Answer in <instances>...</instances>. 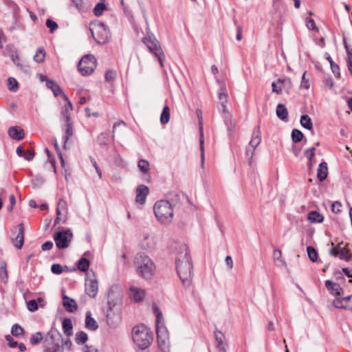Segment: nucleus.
<instances>
[{"instance_id":"25","label":"nucleus","mask_w":352,"mask_h":352,"mask_svg":"<svg viewBox=\"0 0 352 352\" xmlns=\"http://www.w3.org/2000/svg\"><path fill=\"white\" fill-rule=\"evenodd\" d=\"M45 78H47V77H45ZM46 81L47 87L53 91V94L55 96H63V94H65L60 86L57 85L54 80L46 79Z\"/></svg>"},{"instance_id":"15","label":"nucleus","mask_w":352,"mask_h":352,"mask_svg":"<svg viewBox=\"0 0 352 352\" xmlns=\"http://www.w3.org/2000/svg\"><path fill=\"white\" fill-rule=\"evenodd\" d=\"M145 296L146 292L144 289L135 286H131L129 287V296L134 302H139L142 301Z\"/></svg>"},{"instance_id":"55","label":"nucleus","mask_w":352,"mask_h":352,"mask_svg":"<svg viewBox=\"0 0 352 352\" xmlns=\"http://www.w3.org/2000/svg\"><path fill=\"white\" fill-rule=\"evenodd\" d=\"M28 309L29 311L33 312L38 309L37 302L35 300H30L27 303Z\"/></svg>"},{"instance_id":"62","label":"nucleus","mask_w":352,"mask_h":352,"mask_svg":"<svg viewBox=\"0 0 352 352\" xmlns=\"http://www.w3.org/2000/svg\"><path fill=\"white\" fill-rule=\"evenodd\" d=\"M121 4L123 6V10L126 16L130 21L132 20L133 18L132 12L124 6L123 0L121 1Z\"/></svg>"},{"instance_id":"6","label":"nucleus","mask_w":352,"mask_h":352,"mask_svg":"<svg viewBox=\"0 0 352 352\" xmlns=\"http://www.w3.org/2000/svg\"><path fill=\"white\" fill-rule=\"evenodd\" d=\"M94 39L99 44H105L111 36L108 28L101 22L94 23L89 28Z\"/></svg>"},{"instance_id":"27","label":"nucleus","mask_w":352,"mask_h":352,"mask_svg":"<svg viewBox=\"0 0 352 352\" xmlns=\"http://www.w3.org/2000/svg\"><path fill=\"white\" fill-rule=\"evenodd\" d=\"M273 258L275 265L278 267H283L286 266L285 261L282 258V252L278 249H275L273 252Z\"/></svg>"},{"instance_id":"4","label":"nucleus","mask_w":352,"mask_h":352,"mask_svg":"<svg viewBox=\"0 0 352 352\" xmlns=\"http://www.w3.org/2000/svg\"><path fill=\"white\" fill-rule=\"evenodd\" d=\"M156 218L162 223H169L173 217V205L167 200L157 201L153 207Z\"/></svg>"},{"instance_id":"56","label":"nucleus","mask_w":352,"mask_h":352,"mask_svg":"<svg viewBox=\"0 0 352 352\" xmlns=\"http://www.w3.org/2000/svg\"><path fill=\"white\" fill-rule=\"evenodd\" d=\"M51 270L55 274H60L63 272V267L60 264H53Z\"/></svg>"},{"instance_id":"9","label":"nucleus","mask_w":352,"mask_h":352,"mask_svg":"<svg viewBox=\"0 0 352 352\" xmlns=\"http://www.w3.org/2000/svg\"><path fill=\"white\" fill-rule=\"evenodd\" d=\"M73 239V234L69 229L56 232L54 234V240L58 249H65L69 246Z\"/></svg>"},{"instance_id":"28","label":"nucleus","mask_w":352,"mask_h":352,"mask_svg":"<svg viewBox=\"0 0 352 352\" xmlns=\"http://www.w3.org/2000/svg\"><path fill=\"white\" fill-rule=\"evenodd\" d=\"M16 154L19 157H23L25 160H28V161L32 160L34 158V151H32L31 150L25 151L21 146H19V147L16 148Z\"/></svg>"},{"instance_id":"58","label":"nucleus","mask_w":352,"mask_h":352,"mask_svg":"<svg viewBox=\"0 0 352 352\" xmlns=\"http://www.w3.org/2000/svg\"><path fill=\"white\" fill-rule=\"evenodd\" d=\"M44 183L43 177H34L32 180V184L34 188L41 186Z\"/></svg>"},{"instance_id":"53","label":"nucleus","mask_w":352,"mask_h":352,"mask_svg":"<svg viewBox=\"0 0 352 352\" xmlns=\"http://www.w3.org/2000/svg\"><path fill=\"white\" fill-rule=\"evenodd\" d=\"M67 214H63V212L56 211V218L55 219V224H58L60 223H65L67 220Z\"/></svg>"},{"instance_id":"35","label":"nucleus","mask_w":352,"mask_h":352,"mask_svg":"<svg viewBox=\"0 0 352 352\" xmlns=\"http://www.w3.org/2000/svg\"><path fill=\"white\" fill-rule=\"evenodd\" d=\"M291 136L292 141L294 143H298L300 142L304 138L303 133L300 130L296 129H294L292 130Z\"/></svg>"},{"instance_id":"1","label":"nucleus","mask_w":352,"mask_h":352,"mask_svg":"<svg viewBox=\"0 0 352 352\" xmlns=\"http://www.w3.org/2000/svg\"><path fill=\"white\" fill-rule=\"evenodd\" d=\"M175 264L177 274L185 288H188L192 284L193 265L188 248L186 244L178 245L176 252Z\"/></svg>"},{"instance_id":"14","label":"nucleus","mask_w":352,"mask_h":352,"mask_svg":"<svg viewBox=\"0 0 352 352\" xmlns=\"http://www.w3.org/2000/svg\"><path fill=\"white\" fill-rule=\"evenodd\" d=\"M98 292V283L93 273V278L88 277L85 279V292L91 298H95Z\"/></svg>"},{"instance_id":"19","label":"nucleus","mask_w":352,"mask_h":352,"mask_svg":"<svg viewBox=\"0 0 352 352\" xmlns=\"http://www.w3.org/2000/svg\"><path fill=\"white\" fill-rule=\"evenodd\" d=\"M149 189L146 186L143 184L138 186L135 190V201L138 204H144Z\"/></svg>"},{"instance_id":"31","label":"nucleus","mask_w":352,"mask_h":352,"mask_svg":"<svg viewBox=\"0 0 352 352\" xmlns=\"http://www.w3.org/2000/svg\"><path fill=\"white\" fill-rule=\"evenodd\" d=\"M276 116L281 120H285L288 116V111L283 104H278L276 107Z\"/></svg>"},{"instance_id":"11","label":"nucleus","mask_w":352,"mask_h":352,"mask_svg":"<svg viewBox=\"0 0 352 352\" xmlns=\"http://www.w3.org/2000/svg\"><path fill=\"white\" fill-rule=\"evenodd\" d=\"M226 102H221L218 105V109L221 113L224 122L227 126L228 135L232 138L234 133V123L232 120L229 111L227 109Z\"/></svg>"},{"instance_id":"8","label":"nucleus","mask_w":352,"mask_h":352,"mask_svg":"<svg viewBox=\"0 0 352 352\" xmlns=\"http://www.w3.org/2000/svg\"><path fill=\"white\" fill-rule=\"evenodd\" d=\"M144 43L147 46L149 51L157 58L160 66L164 67V60H165V55L160 45L157 40L154 38H144Z\"/></svg>"},{"instance_id":"42","label":"nucleus","mask_w":352,"mask_h":352,"mask_svg":"<svg viewBox=\"0 0 352 352\" xmlns=\"http://www.w3.org/2000/svg\"><path fill=\"white\" fill-rule=\"evenodd\" d=\"M56 211H58V212L60 211L63 212V215L67 214V204L66 201H65L63 199H60L58 201L57 207H56Z\"/></svg>"},{"instance_id":"39","label":"nucleus","mask_w":352,"mask_h":352,"mask_svg":"<svg viewBox=\"0 0 352 352\" xmlns=\"http://www.w3.org/2000/svg\"><path fill=\"white\" fill-rule=\"evenodd\" d=\"M45 57V52L43 47L38 48L36 53L34 56V60L37 63H42Z\"/></svg>"},{"instance_id":"37","label":"nucleus","mask_w":352,"mask_h":352,"mask_svg":"<svg viewBox=\"0 0 352 352\" xmlns=\"http://www.w3.org/2000/svg\"><path fill=\"white\" fill-rule=\"evenodd\" d=\"M88 336L84 331H80L76 333L75 341L78 344H83L87 342Z\"/></svg>"},{"instance_id":"22","label":"nucleus","mask_w":352,"mask_h":352,"mask_svg":"<svg viewBox=\"0 0 352 352\" xmlns=\"http://www.w3.org/2000/svg\"><path fill=\"white\" fill-rule=\"evenodd\" d=\"M8 133L12 139L17 141L23 140L25 137L23 129L17 126H10Z\"/></svg>"},{"instance_id":"45","label":"nucleus","mask_w":352,"mask_h":352,"mask_svg":"<svg viewBox=\"0 0 352 352\" xmlns=\"http://www.w3.org/2000/svg\"><path fill=\"white\" fill-rule=\"evenodd\" d=\"M327 60L330 63V65H331V67L333 73L336 76H340V67H339V66L333 61L332 58H331V56L329 54L327 56Z\"/></svg>"},{"instance_id":"43","label":"nucleus","mask_w":352,"mask_h":352,"mask_svg":"<svg viewBox=\"0 0 352 352\" xmlns=\"http://www.w3.org/2000/svg\"><path fill=\"white\" fill-rule=\"evenodd\" d=\"M277 82L287 91L292 87V80L289 78H278Z\"/></svg>"},{"instance_id":"38","label":"nucleus","mask_w":352,"mask_h":352,"mask_svg":"<svg viewBox=\"0 0 352 352\" xmlns=\"http://www.w3.org/2000/svg\"><path fill=\"white\" fill-rule=\"evenodd\" d=\"M106 9V5L104 3L100 2L96 5L93 10V12L96 16H100Z\"/></svg>"},{"instance_id":"30","label":"nucleus","mask_w":352,"mask_h":352,"mask_svg":"<svg viewBox=\"0 0 352 352\" xmlns=\"http://www.w3.org/2000/svg\"><path fill=\"white\" fill-rule=\"evenodd\" d=\"M63 331L67 336H71L73 334V325L69 318H65L62 322Z\"/></svg>"},{"instance_id":"59","label":"nucleus","mask_w":352,"mask_h":352,"mask_svg":"<svg viewBox=\"0 0 352 352\" xmlns=\"http://www.w3.org/2000/svg\"><path fill=\"white\" fill-rule=\"evenodd\" d=\"M315 151H316L315 147H311L310 148L307 149L305 151V157L307 158H308L309 160H311V158L314 157V156L315 155Z\"/></svg>"},{"instance_id":"29","label":"nucleus","mask_w":352,"mask_h":352,"mask_svg":"<svg viewBox=\"0 0 352 352\" xmlns=\"http://www.w3.org/2000/svg\"><path fill=\"white\" fill-rule=\"evenodd\" d=\"M85 326L86 328L92 331L97 329L98 327L96 321L91 317V313L89 311L86 313Z\"/></svg>"},{"instance_id":"18","label":"nucleus","mask_w":352,"mask_h":352,"mask_svg":"<svg viewBox=\"0 0 352 352\" xmlns=\"http://www.w3.org/2000/svg\"><path fill=\"white\" fill-rule=\"evenodd\" d=\"M333 305L338 309L342 308L352 311V295L342 298H336L333 301Z\"/></svg>"},{"instance_id":"54","label":"nucleus","mask_w":352,"mask_h":352,"mask_svg":"<svg viewBox=\"0 0 352 352\" xmlns=\"http://www.w3.org/2000/svg\"><path fill=\"white\" fill-rule=\"evenodd\" d=\"M305 23H306V26L307 27L308 29L311 30H316L318 31V29L316 26L314 20L312 19L311 18L307 17L305 19Z\"/></svg>"},{"instance_id":"63","label":"nucleus","mask_w":352,"mask_h":352,"mask_svg":"<svg viewBox=\"0 0 352 352\" xmlns=\"http://www.w3.org/2000/svg\"><path fill=\"white\" fill-rule=\"evenodd\" d=\"M154 311L156 315V324H162L161 320H162V314L157 307H154Z\"/></svg>"},{"instance_id":"34","label":"nucleus","mask_w":352,"mask_h":352,"mask_svg":"<svg viewBox=\"0 0 352 352\" xmlns=\"http://www.w3.org/2000/svg\"><path fill=\"white\" fill-rule=\"evenodd\" d=\"M8 89L12 92H16L19 89V84L17 80L13 77L8 78Z\"/></svg>"},{"instance_id":"36","label":"nucleus","mask_w":352,"mask_h":352,"mask_svg":"<svg viewBox=\"0 0 352 352\" xmlns=\"http://www.w3.org/2000/svg\"><path fill=\"white\" fill-rule=\"evenodd\" d=\"M214 338L216 340V345L227 344L226 342L225 336L220 331L216 330L214 331Z\"/></svg>"},{"instance_id":"33","label":"nucleus","mask_w":352,"mask_h":352,"mask_svg":"<svg viewBox=\"0 0 352 352\" xmlns=\"http://www.w3.org/2000/svg\"><path fill=\"white\" fill-rule=\"evenodd\" d=\"M170 120V109L166 105L164 107L160 116V122L162 124H166Z\"/></svg>"},{"instance_id":"10","label":"nucleus","mask_w":352,"mask_h":352,"mask_svg":"<svg viewBox=\"0 0 352 352\" xmlns=\"http://www.w3.org/2000/svg\"><path fill=\"white\" fill-rule=\"evenodd\" d=\"M157 342L159 348L162 351H166L168 349L169 336L166 327L162 324H156Z\"/></svg>"},{"instance_id":"7","label":"nucleus","mask_w":352,"mask_h":352,"mask_svg":"<svg viewBox=\"0 0 352 352\" xmlns=\"http://www.w3.org/2000/svg\"><path fill=\"white\" fill-rule=\"evenodd\" d=\"M96 67V60L93 55H85L79 61L78 69L82 76L91 74Z\"/></svg>"},{"instance_id":"64","label":"nucleus","mask_w":352,"mask_h":352,"mask_svg":"<svg viewBox=\"0 0 352 352\" xmlns=\"http://www.w3.org/2000/svg\"><path fill=\"white\" fill-rule=\"evenodd\" d=\"M341 207L342 204L338 201H336L332 204L331 209L335 213H339L341 212Z\"/></svg>"},{"instance_id":"17","label":"nucleus","mask_w":352,"mask_h":352,"mask_svg":"<svg viewBox=\"0 0 352 352\" xmlns=\"http://www.w3.org/2000/svg\"><path fill=\"white\" fill-rule=\"evenodd\" d=\"M330 254L334 256H338L342 260L349 261L351 254L347 249L341 248L340 244L337 247H333L330 250Z\"/></svg>"},{"instance_id":"50","label":"nucleus","mask_w":352,"mask_h":352,"mask_svg":"<svg viewBox=\"0 0 352 352\" xmlns=\"http://www.w3.org/2000/svg\"><path fill=\"white\" fill-rule=\"evenodd\" d=\"M138 168L143 173H146L147 171L148 170V168H149V163L146 161V160H140L139 162H138Z\"/></svg>"},{"instance_id":"12","label":"nucleus","mask_w":352,"mask_h":352,"mask_svg":"<svg viewBox=\"0 0 352 352\" xmlns=\"http://www.w3.org/2000/svg\"><path fill=\"white\" fill-rule=\"evenodd\" d=\"M261 137L260 126H257L254 129L251 140L250 141V143H249V147L246 150V156L248 157L249 160L252 159L253 153H254V150L261 143Z\"/></svg>"},{"instance_id":"61","label":"nucleus","mask_w":352,"mask_h":352,"mask_svg":"<svg viewBox=\"0 0 352 352\" xmlns=\"http://www.w3.org/2000/svg\"><path fill=\"white\" fill-rule=\"evenodd\" d=\"M306 74H307V72H304L302 76V79H301V87L305 88V89H309V80L306 78L305 76H306Z\"/></svg>"},{"instance_id":"47","label":"nucleus","mask_w":352,"mask_h":352,"mask_svg":"<svg viewBox=\"0 0 352 352\" xmlns=\"http://www.w3.org/2000/svg\"><path fill=\"white\" fill-rule=\"evenodd\" d=\"M11 333L14 336L19 337L23 334V329L19 324H15L12 326Z\"/></svg>"},{"instance_id":"44","label":"nucleus","mask_w":352,"mask_h":352,"mask_svg":"<svg viewBox=\"0 0 352 352\" xmlns=\"http://www.w3.org/2000/svg\"><path fill=\"white\" fill-rule=\"evenodd\" d=\"M327 175H328L327 164L324 162H321L319 164L317 176H327Z\"/></svg>"},{"instance_id":"21","label":"nucleus","mask_w":352,"mask_h":352,"mask_svg":"<svg viewBox=\"0 0 352 352\" xmlns=\"http://www.w3.org/2000/svg\"><path fill=\"white\" fill-rule=\"evenodd\" d=\"M65 122H66V128L65 130V134L63 137L64 144L63 147L64 148H67V142L68 140L73 135V127H72V122L71 121V118L69 115H66L65 116Z\"/></svg>"},{"instance_id":"51","label":"nucleus","mask_w":352,"mask_h":352,"mask_svg":"<svg viewBox=\"0 0 352 352\" xmlns=\"http://www.w3.org/2000/svg\"><path fill=\"white\" fill-rule=\"evenodd\" d=\"M117 78V73L114 70H108L105 73V80L107 82L113 81Z\"/></svg>"},{"instance_id":"46","label":"nucleus","mask_w":352,"mask_h":352,"mask_svg":"<svg viewBox=\"0 0 352 352\" xmlns=\"http://www.w3.org/2000/svg\"><path fill=\"white\" fill-rule=\"evenodd\" d=\"M307 251L310 260L313 262L316 261L318 258L317 251L311 246H308L307 248Z\"/></svg>"},{"instance_id":"26","label":"nucleus","mask_w":352,"mask_h":352,"mask_svg":"<svg viewBox=\"0 0 352 352\" xmlns=\"http://www.w3.org/2000/svg\"><path fill=\"white\" fill-rule=\"evenodd\" d=\"M307 219L311 223H321L324 220V217L317 211H311L308 213Z\"/></svg>"},{"instance_id":"60","label":"nucleus","mask_w":352,"mask_h":352,"mask_svg":"<svg viewBox=\"0 0 352 352\" xmlns=\"http://www.w3.org/2000/svg\"><path fill=\"white\" fill-rule=\"evenodd\" d=\"M272 91L280 94L282 91V86L279 85L277 82H273L272 83Z\"/></svg>"},{"instance_id":"49","label":"nucleus","mask_w":352,"mask_h":352,"mask_svg":"<svg viewBox=\"0 0 352 352\" xmlns=\"http://www.w3.org/2000/svg\"><path fill=\"white\" fill-rule=\"evenodd\" d=\"M63 98L67 102V104L65 105V110L63 112L65 117L67 114L69 115V111L73 109V107L72 102L65 94H63Z\"/></svg>"},{"instance_id":"57","label":"nucleus","mask_w":352,"mask_h":352,"mask_svg":"<svg viewBox=\"0 0 352 352\" xmlns=\"http://www.w3.org/2000/svg\"><path fill=\"white\" fill-rule=\"evenodd\" d=\"M200 139H199V144H200V150L201 152V157H204V133H203V126H200Z\"/></svg>"},{"instance_id":"24","label":"nucleus","mask_w":352,"mask_h":352,"mask_svg":"<svg viewBox=\"0 0 352 352\" xmlns=\"http://www.w3.org/2000/svg\"><path fill=\"white\" fill-rule=\"evenodd\" d=\"M63 304L65 309L70 313H73L77 309L76 302L67 296H63Z\"/></svg>"},{"instance_id":"13","label":"nucleus","mask_w":352,"mask_h":352,"mask_svg":"<svg viewBox=\"0 0 352 352\" xmlns=\"http://www.w3.org/2000/svg\"><path fill=\"white\" fill-rule=\"evenodd\" d=\"M121 298V291L118 286H113L109 289L107 293V303L111 309L120 302Z\"/></svg>"},{"instance_id":"23","label":"nucleus","mask_w":352,"mask_h":352,"mask_svg":"<svg viewBox=\"0 0 352 352\" xmlns=\"http://www.w3.org/2000/svg\"><path fill=\"white\" fill-rule=\"evenodd\" d=\"M325 286L332 295L336 296V298H340L341 292H342V288L340 285L327 280L325 281Z\"/></svg>"},{"instance_id":"3","label":"nucleus","mask_w":352,"mask_h":352,"mask_svg":"<svg viewBox=\"0 0 352 352\" xmlns=\"http://www.w3.org/2000/svg\"><path fill=\"white\" fill-rule=\"evenodd\" d=\"M133 342L141 350L147 349L152 343L153 337L149 328L144 324H139L132 329Z\"/></svg>"},{"instance_id":"5","label":"nucleus","mask_w":352,"mask_h":352,"mask_svg":"<svg viewBox=\"0 0 352 352\" xmlns=\"http://www.w3.org/2000/svg\"><path fill=\"white\" fill-rule=\"evenodd\" d=\"M62 336L56 329H51L45 339V352H63V346L58 343Z\"/></svg>"},{"instance_id":"20","label":"nucleus","mask_w":352,"mask_h":352,"mask_svg":"<svg viewBox=\"0 0 352 352\" xmlns=\"http://www.w3.org/2000/svg\"><path fill=\"white\" fill-rule=\"evenodd\" d=\"M12 243L16 249L22 248L24 243V227L23 223L19 224V232L15 238L12 239Z\"/></svg>"},{"instance_id":"2","label":"nucleus","mask_w":352,"mask_h":352,"mask_svg":"<svg viewBox=\"0 0 352 352\" xmlns=\"http://www.w3.org/2000/svg\"><path fill=\"white\" fill-rule=\"evenodd\" d=\"M134 265L137 274L142 278H152L155 272V265L153 261L144 254H138L135 258Z\"/></svg>"},{"instance_id":"48","label":"nucleus","mask_w":352,"mask_h":352,"mask_svg":"<svg viewBox=\"0 0 352 352\" xmlns=\"http://www.w3.org/2000/svg\"><path fill=\"white\" fill-rule=\"evenodd\" d=\"M43 337L42 333L41 332H36V333L32 335L30 341L32 344L35 345L38 344L43 340Z\"/></svg>"},{"instance_id":"32","label":"nucleus","mask_w":352,"mask_h":352,"mask_svg":"<svg viewBox=\"0 0 352 352\" xmlns=\"http://www.w3.org/2000/svg\"><path fill=\"white\" fill-rule=\"evenodd\" d=\"M300 124L305 129L308 130L313 129V122L311 118L308 115H302L300 118Z\"/></svg>"},{"instance_id":"41","label":"nucleus","mask_w":352,"mask_h":352,"mask_svg":"<svg viewBox=\"0 0 352 352\" xmlns=\"http://www.w3.org/2000/svg\"><path fill=\"white\" fill-rule=\"evenodd\" d=\"M74 6L78 9L79 12H85L87 10L86 3L84 0H71Z\"/></svg>"},{"instance_id":"52","label":"nucleus","mask_w":352,"mask_h":352,"mask_svg":"<svg viewBox=\"0 0 352 352\" xmlns=\"http://www.w3.org/2000/svg\"><path fill=\"white\" fill-rule=\"evenodd\" d=\"M46 25L50 29V33H53L58 28L56 22L50 19H47Z\"/></svg>"},{"instance_id":"40","label":"nucleus","mask_w":352,"mask_h":352,"mask_svg":"<svg viewBox=\"0 0 352 352\" xmlns=\"http://www.w3.org/2000/svg\"><path fill=\"white\" fill-rule=\"evenodd\" d=\"M89 267V261L85 258H81L78 262V268L82 272H86Z\"/></svg>"},{"instance_id":"16","label":"nucleus","mask_w":352,"mask_h":352,"mask_svg":"<svg viewBox=\"0 0 352 352\" xmlns=\"http://www.w3.org/2000/svg\"><path fill=\"white\" fill-rule=\"evenodd\" d=\"M156 239L153 236L148 234H144L140 241L141 247L148 251H151L155 248Z\"/></svg>"}]
</instances>
